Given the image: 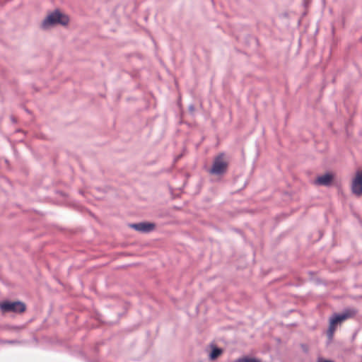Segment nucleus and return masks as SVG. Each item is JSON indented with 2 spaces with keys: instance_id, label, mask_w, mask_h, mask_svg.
I'll list each match as a JSON object with an SVG mask.
<instances>
[{
  "instance_id": "nucleus-11",
  "label": "nucleus",
  "mask_w": 362,
  "mask_h": 362,
  "mask_svg": "<svg viewBox=\"0 0 362 362\" xmlns=\"http://www.w3.org/2000/svg\"><path fill=\"white\" fill-rule=\"evenodd\" d=\"M189 110H190L191 111H193V110H194V107H193L192 105V106H190V107H189Z\"/></svg>"
},
{
  "instance_id": "nucleus-10",
  "label": "nucleus",
  "mask_w": 362,
  "mask_h": 362,
  "mask_svg": "<svg viewBox=\"0 0 362 362\" xmlns=\"http://www.w3.org/2000/svg\"><path fill=\"white\" fill-rule=\"evenodd\" d=\"M317 362H334V361H332V360H326V359H324L322 358H319L317 359Z\"/></svg>"
},
{
  "instance_id": "nucleus-4",
  "label": "nucleus",
  "mask_w": 362,
  "mask_h": 362,
  "mask_svg": "<svg viewBox=\"0 0 362 362\" xmlns=\"http://www.w3.org/2000/svg\"><path fill=\"white\" fill-rule=\"evenodd\" d=\"M227 165V163L223 160V155L221 154L214 159L209 173L213 175L223 174L226 172Z\"/></svg>"
},
{
  "instance_id": "nucleus-6",
  "label": "nucleus",
  "mask_w": 362,
  "mask_h": 362,
  "mask_svg": "<svg viewBox=\"0 0 362 362\" xmlns=\"http://www.w3.org/2000/svg\"><path fill=\"white\" fill-rule=\"evenodd\" d=\"M130 227L139 232L146 233L153 231L155 229L156 225L153 223L141 222L131 224Z\"/></svg>"
},
{
  "instance_id": "nucleus-9",
  "label": "nucleus",
  "mask_w": 362,
  "mask_h": 362,
  "mask_svg": "<svg viewBox=\"0 0 362 362\" xmlns=\"http://www.w3.org/2000/svg\"><path fill=\"white\" fill-rule=\"evenodd\" d=\"M235 362H261V361L259 360H257L254 358L245 357V358H239V359L236 360Z\"/></svg>"
},
{
  "instance_id": "nucleus-3",
  "label": "nucleus",
  "mask_w": 362,
  "mask_h": 362,
  "mask_svg": "<svg viewBox=\"0 0 362 362\" xmlns=\"http://www.w3.org/2000/svg\"><path fill=\"white\" fill-rule=\"evenodd\" d=\"M354 313L355 312L354 310H347L343 313L334 315L330 319L329 327L327 332L328 336L332 337L335 331L336 325L352 316Z\"/></svg>"
},
{
  "instance_id": "nucleus-1",
  "label": "nucleus",
  "mask_w": 362,
  "mask_h": 362,
  "mask_svg": "<svg viewBox=\"0 0 362 362\" xmlns=\"http://www.w3.org/2000/svg\"><path fill=\"white\" fill-rule=\"evenodd\" d=\"M69 21V19L67 16L59 11H55L47 15L42 22L41 27L44 30H48L57 25H66L68 24Z\"/></svg>"
},
{
  "instance_id": "nucleus-7",
  "label": "nucleus",
  "mask_w": 362,
  "mask_h": 362,
  "mask_svg": "<svg viewBox=\"0 0 362 362\" xmlns=\"http://www.w3.org/2000/svg\"><path fill=\"white\" fill-rule=\"evenodd\" d=\"M333 180V175L331 173H326L319 176L315 180V183L319 185L329 186Z\"/></svg>"
},
{
  "instance_id": "nucleus-8",
  "label": "nucleus",
  "mask_w": 362,
  "mask_h": 362,
  "mask_svg": "<svg viewBox=\"0 0 362 362\" xmlns=\"http://www.w3.org/2000/svg\"><path fill=\"white\" fill-rule=\"evenodd\" d=\"M222 352L223 351L221 349L214 347L209 354V358L212 361L215 360L222 354Z\"/></svg>"
},
{
  "instance_id": "nucleus-2",
  "label": "nucleus",
  "mask_w": 362,
  "mask_h": 362,
  "mask_svg": "<svg viewBox=\"0 0 362 362\" xmlns=\"http://www.w3.org/2000/svg\"><path fill=\"white\" fill-rule=\"evenodd\" d=\"M0 310L3 313H21L25 310V305L21 301H4L0 303Z\"/></svg>"
},
{
  "instance_id": "nucleus-5",
  "label": "nucleus",
  "mask_w": 362,
  "mask_h": 362,
  "mask_svg": "<svg viewBox=\"0 0 362 362\" xmlns=\"http://www.w3.org/2000/svg\"><path fill=\"white\" fill-rule=\"evenodd\" d=\"M351 191L356 196L362 195V170L356 172L351 183Z\"/></svg>"
}]
</instances>
